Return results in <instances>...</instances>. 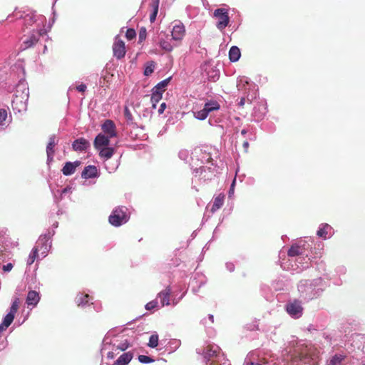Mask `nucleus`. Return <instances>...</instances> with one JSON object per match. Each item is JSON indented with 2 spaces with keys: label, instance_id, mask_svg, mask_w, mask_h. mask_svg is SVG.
<instances>
[{
  "label": "nucleus",
  "instance_id": "21",
  "mask_svg": "<svg viewBox=\"0 0 365 365\" xmlns=\"http://www.w3.org/2000/svg\"><path fill=\"white\" fill-rule=\"evenodd\" d=\"M160 0H152L150 7L152 8V13L150 15V21L151 23L154 22L156 19L158 13Z\"/></svg>",
  "mask_w": 365,
  "mask_h": 365
},
{
  "label": "nucleus",
  "instance_id": "35",
  "mask_svg": "<svg viewBox=\"0 0 365 365\" xmlns=\"http://www.w3.org/2000/svg\"><path fill=\"white\" fill-rule=\"evenodd\" d=\"M19 304H20L19 299L16 298L12 302L9 312L15 315L19 309Z\"/></svg>",
  "mask_w": 365,
  "mask_h": 365
},
{
  "label": "nucleus",
  "instance_id": "17",
  "mask_svg": "<svg viewBox=\"0 0 365 365\" xmlns=\"http://www.w3.org/2000/svg\"><path fill=\"white\" fill-rule=\"evenodd\" d=\"M97 175V168L94 165L86 166L82 171L81 176L83 178H91Z\"/></svg>",
  "mask_w": 365,
  "mask_h": 365
},
{
  "label": "nucleus",
  "instance_id": "16",
  "mask_svg": "<svg viewBox=\"0 0 365 365\" xmlns=\"http://www.w3.org/2000/svg\"><path fill=\"white\" fill-rule=\"evenodd\" d=\"M48 239L44 236L41 237L36 246H38L39 251H41V254L43 255V257H45L48 251V247H50L48 244Z\"/></svg>",
  "mask_w": 365,
  "mask_h": 365
},
{
  "label": "nucleus",
  "instance_id": "31",
  "mask_svg": "<svg viewBox=\"0 0 365 365\" xmlns=\"http://www.w3.org/2000/svg\"><path fill=\"white\" fill-rule=\"evenodd\" d=\"M302 254L301 248L298 245H292L288 250V255L289 257H295Z\"/></svg>",
  "mask_w": 365,
  "mask_h": 365
},
{
  "label": "nucleus",
  "instance_id": "33",
  "mask_svg": "<svg viewBox=\"0 0 365 365\" xmlns=\"http://www.w3.org/2000/svg\"><path fill=\"white\" fill-rule=\"evenodd\" d=\"M36 16L34 14H26L24 18V24L31 26L36 22Z\"/></svg>",
  "mask_w": 365,
  "mask_h": 365
},
{
  "label": "nucleus",
  "instance_id": "43",
  "mask_svg": "<svg viewBox=\"0 0 365 365\" xmlns=\"http://www.w3.org/2000/svg\"><path fill=\"white\" fill-rule=\"evenodd\" d=\"M158 306V302L156 300H153L151 302H149L145 304V309L147 310H151L157 307Z\"/></svg>",
  "mask_w": 365,
  "mask_h": 365
},
{
  "label": "nucleus",
  "instance_id": "46",
  "mask_svg": "<svg viewBox=\"0 0 365 365\" xmlns=\"http://www.w3.org/2000/svg\"><path fill=\"white\" fill-rule=\"evenodd\" d=\"M165 108H166V104H165V103H161V105H160V108H159V110H158V113H159L160 114H162V113L164 112V110H165Z\"/></svg>",
  "mask_w": 365,
  "mask_h": 365
},
{
  "label": "nucleus",
  "instance_id": "18",
  "mask_svg": "<svg viewBox=\"0 0 365 365\" xmlns=\"http://www.w3.org/2000/svg\"><path fill=\"white\" fill-rule=\"evenodd\" d=\"M133 359V354L126 352L120 355L113 365H127Z\"/></svg>",
  "mask_w": 365,
  "mask_h": 365
},
{
  "label": "nucleus",
  "instance_id": "3",
  "mask_svg": "<svg viewBox=\"0 0 365 365\" xmlns=\"http://www.w3.org/2000/svg\"><path fill=\"white\" fill-rule=\"evenodd\" d=\"M128 215H127L126 207H117L113 210L111 215L109 216V222L115 226L118 227L128 220Z\"/></svg>",
  "mask_w": 365,
  "mask_h": 365
},
{
  "label": "nucleus",
  "instance_id": "15",
  "mask_svg": "<svg viewBox=\"0 0 365 365\" xmlns=\"http://www.w3.org/2000/svg\"><path fill=\"white\" fill-rule=\"evenodd\" d=\"M171 294V289L167 287L164 290L158 293V296L160 299V302L163 307L170 304V296Z\"/></svg>",
  "mask_w": 365,
  "mask_h": 365
},
{
  "label": "nucleus",
  "instance_id": "6",
  "mask_svg": "<svg viewBox=\"0 0 365 365\" xmlns=\"http://www.w3.org/2000/svg\"><path fill=\"white\" fill-rule=\"evenodd\" d=\"M113 56L118 59L123 58L125 55V46L123 41L116 38L113 45Z\"/></svg>",
  "mask_w": 365,
  "mask_h": 365
},
{
  "label": "nucleus",
  "instance_id": "40",
  "mask_svg": "<svg viewBox=\"0 0 365 365\" xmlns=\"http://www.w3.org/2000/svg\"><path fill=\"white\" fill-rule=\"evenodd\" d=\"M138 360L140 363H143V364H148V363L154 361V360L153 359H151L150 357L145 356V355H139Z\"/></svg>",
  "mask_w": 365,
  "mask_h": 365
},
{
  "label": "nucleus",
  "instance_id": "49",
  "mask_svg": "<svg viewBox=\"0 0 365 365\" xmlns=\"http://www.w3.org/2000/svg\"><path fill=\"white\" fill-rule=\"evenodd\" d=\"M245 103V98H242L240 99V101L239 102V106H243Z\"/></svg>",
  "mask_w": 365,
  "mask_h": 365
},
{
  "label": "nucleus",
  "instance_id": "47",
  "mask_svg": "<svg viewBox=\"0 0 365 365\" xmlns=\"http://www.w3.org/2000/svg\"><path fill=\"white\" fill-rule=\"evenodd\" d=\"M9 327L7 325H4V323H1L0 324V333L4 330H6Z\"/></svg>",
  "mask_w": 365,
  "mask_h": 365
},
{
  "label": "nucleus",
  "instance_id": "30",
  "mask_svg": "<svg viewBox=\"0 0 365 365\" xmlns=\"http://www.w3.org/2000/svg\"><path fill=\"white\" fill-rule=\"evenodd\" d=\"M193 115L195 118L203 120L207 117L209 113L207 112L206 109L203 108L199 111L193 112Z\"/></svg>",
  "mask_w": 365,
  "mask_h": 365
},
{
  "label": "nucleus",
  "instance_id": "44",
  "mask_svg": "<svg viewBox=\"0 0 365 365\" xmlns=\"http://www.w3.org/2000/svg\"><path fill=\"white\" fill-rule=\"evenodd\" d=\"M12 268H13V264L11 263H8L3 266V270L4 272H9L12 269Z\"/></svg>",
  "mask_w": 365,
  "mask_h": 365
},
{
  "label": "nucleus",
  "instance_id": "52",
  "mask_svg": "<svg viewBox=\"0 0 365 365\" xmlns=\"http://www.w3.org/2000/svg\"><path fill=\"white\" fill-rule=\"evenodd\" d=\"M16 104V100L12 101V106L14 108H15Z\"/></svg>",
  "mask_w": 365,
  "mask_h": 365
},
{
  "label": "nucleus",
  "instance_id": "51",
  "mask_svg": "<svg viewBox=\"0 0 365 365\" xmlns=\"http://www.w3.org/2000/svg\"><path fill=\"white\" fill-rule=\"evenodd\" d=\"M108 358H113L114 357V354L113 352H108Z\"/></svg>",
  "mask_w": 365,
  "mask_h": 365
},
{
  "label": "nucleus",
  "instance_id": "1",
  "mask_svg": "<svg viewBox=\"0 0 365 365\" xmlns=\"http://www.w3.org/2000/svg\"><path fill=\"white\" fill-rule=\"evenodd\" d=\"M202 354L205 360L206 365H208L210 362H212L214 365L213 361L219 362L220 365H230L224 354L222 353L220 348L217 345H207L204 347Z\"/></svg>",
  "mask_w": 365,
  "mask_h": 365
},
{
  "label": "nucleus",
  "instance_id": "55",
  "mask_svg": "<svg viewBox=\"0 0 365 365\" xmlns=\"http://www.w3.org/2000/svg\"><path fill=\"white\" fill-rule=\"evenodd\" d=\"M362 365H365V363H364Z\"/></svg>",
  "mask_w": 365,
  "mask_h": 365
},
{
  "label": "nucleus",
  "instance_id": "25",
  "mask_svg": "<svg viewBox=\"0 0 365 365\" xmlns=\"http://www.w3.org/2000/svg\"><path fill=\"white\" fill-rule=\"evenodd\" d=\"M114 153V149L110 147H105L100 150V156L106 158V160L110 159Z\"/></svg>",
  "mask_w": 365,
  "mask_h": 365
},
{
  "label": "nucleus",
  "instance_id": "28",
  "mask_svg": "<svg viewBox=\"0 0 365 365\" xmlns=\"http://www.w3.org/2000/svg\"><path fill=\"white\" fill-rule=\"evenodd\" d=\"M170 78H168L167 79H165V80L160 81V83H158L157 84V86H155V88L153 89V91H159L163 94V93L165 90V87L168 86V84L170 81Z\"/></svg>",
  "mask_w": 365,
  "mask_h": 365
},
{
  "label": "nucleus",
  "instance_id": "50",
  "mask_svg": "<svg viewBox=\"0 0 365 365\" xmlns=\"http://www.w3.org/2000/svg\"><path fill=\"white\" fill-rule=\"evenodd\" d=\"M208 319L210 321V323H214V316L212 314H209Z\"/></svg>",
  "mask_w": 365,
  "mask_h": 365
},
{
  "label": "nucleus",
  "instance_id": "34",
  "mask_svg": "<svg viewBox=\"0 0 365 365\" xmlns=\"http://www.w3.org/2000/svg\"><path fill=\"white\" fill-rule=\"evenodd\" d=\"M148 346L151 348H155L158 345V336L157 334H153L150 336Z\"/></svg>",
  "mask_w": 365,
  "mask_h": 365
},
{
  "label": "nucleus",
  "instance_id": "13",
  "mask_svg": "<svg viewBox=\"0 0 365 365\" xmlns=\"http://www.w3.org/2000/svg\"><path fill=\"white\" fill-rule=\"evenodd\" d=\"M40 300L38 292L34 290H31L28 292L26 302L28 306L36 307Z\"/></svg>",
  "mask_w": 365,
  "mask_h": 365
},
{
  "label": "nucleus",
  "instance_id": "39",
  "mask_svg": "<svg viewBox=\"0 0 365 365\" xmlns=\"http://www.w3.org/2000/svg\"><path fill=\"white\" fill-rule=\"evenodd\" d=\"M125 36L128 40H133L136 36V32L133 29H128L126 31Z\"/></svg>",
  "mask_w": 365,
  "mask_h": 365
},
{
  "label": "nucleus",
  "instance_id": "29",
  "mask_svg": "<svg viewBox=\"0 0 365 365\" xmlns=\"http://www.w3.org/2000/svg\"><path fill=\"white\" fill-rule=\"evenodd\" d=\"M155 63L153 61H148L145 64L144 75L146 76H150L154 71Z\"/></svg>",
  "mask_w": 365,
  "mask_h": 365
},
{
  "label": "nucleus",
  "instance_id": "20",
  "mask_svg": "<svg viewBox=\"0 0 365 365\" xmlns=\"http://www.w3.org/2000/svg\"><path fill=\"white\" fill-rule=\"evenodd\" d=\"M40 36V34L38 33L37 34H32L29 37H28L26 39H25L23 41V44L24 45V48H28L34 45H35L38 41V36Z\"/></svg>",
  "mask_w": 365,
  "mask_h": 365
},
{
  "label": "nucleus",
  "instance_id": "11",
  "mask_svg": "<svg viewBox=\"0 0 365 365\" xmlns=\"http://www.w3.org/2000/svg\"><path fill=\"white\" fill-rule=\"evenodd\" d=\"M81 164L80 161H75L73 163L71 162H67L65 163L64 166L63 167L61 171L64 175H71L73 174L76 170V168L79 166Z\"/></svg>",
  "mask_w": 365,
  "mask_h": 365
},
{
  "label": "nucleus",
  "instance_id": "8",
  "mask_svg": "<svg viewBox=\"0 0 365 365\" xmlns=\"http://www.w3.org/2000/svg\"><path fill=\"white\" fill-rule=\"evenodd\" d=\"M185 34V29L182 23L179 22V24L173 26L172 31V37L173 40L181 41L183 38Z\"/></svg>",
  "mask_w": 365,
  "mask_h": 365
},
{
  "label": "nucleus",
  "instance_id": "4",
  "mask_svg": "<svg viewBox=\"0 0 365 365\" xmlns=\"http://www.w3.org/2000/svg\"><path fill=\"white\" fill-rule=\"evenodd\" d=\"M214 16L217 19V27L222 31L230 21L227 10L223 8L217 9L214 11Z\"/></svg>",
  "mask_w": 365,
  "mask_h": 365
},
{
  "label": "nucleus",
  "instance_id": "22",
  "mask_svg": "<svg viewBox=\"0 0 365 365\" xmlns=\"http://www.w3.org/2000/svg\"><path fill=\"white\" fill-rule=\"evenodd\" d=\"M332 230V227L328 225V224H324L322 225L321 227H319V230L317 231V235L323 239H327V235L330 234L331 231Z\"/></svg>",
  "mask_w": 365,
  "mask_h": 365
},
{
  "label": "nucleus",
  "instance_id": "48",
  "mask_svg": "<svg viewBox=\"0 0 365 365\" xmlns=\"http://www.w3.org/2000/svg\"><path fill=\"white\" fill-rule=\"evenodd\" d=\"M242 146L245 149V151L247 152L249 148V143L247 141H245L242 144Z\"/></svg>",
  "mask_w": 365,
  "mask_h": 365
},
{
  "label": "nucleus",
  "instance_id": "10",
  "mask_svg": "<svg viewBox=\"0 0 365 365\" xmlns=\"http://www.w3.org/2000/svg\"><path fill=\"white\" fill-rule=\"evenodd\" d=\"M110 138L108 136H106L102 133H99L94 140V147L96 149H100L103 146H108L110 143Z\"/></svg>",
  "mask_w": 365,
  "mask_h": 365
},
{
  "label": "nucleus",
  "instance_id": "2",
  "mask_svg": "<svg viewBox=\"0 0 365 365\" xmlns=\"http://www.w3.org/2000/svg\"><path fill=\"white\" fill-rule=\"evenodd\" d=\"M297 357L304 364L316 365L317 364L318 356L315 349L312 346L302 347Z\"/></svg>",
  "mask_w": 365,
  "mask_h": 365
},
{
  "label": "nucleus",
  "instance_id": "54",
  "mask_svg": "<svg viewBox=\"0 0 365 365\" xmlns=\"http://www.w3.org/2000/svg\"><path fill=\"white\" fill-rule=\"evenodd\" d=\"M246 133H247V132H246V130H242L241 131V133H242V135H245V134H246Z\"/></svg>",
  "mask_w": 365,
  "mask_h": 365
},
{
  "label": "nucleus",
  "instance_id": "32",
  "mask_svg": "<svg viewBox=\"0 0 365 365\" xmlns=\"http://www.w3.org/2000/svg\"><path fill=\"white\" fill-rule=\"evenodd\" d=\"M344 359V357L342 355H335L330 359L327 365H340Z\"/></svg>",
  "mask_w": 365,
  "mask_h": 365
},
{
  "label": "nucleus",
  "instance_id": "41",
  "mask_svg": "<svg viewBox=\"0 0 365 365\" xmlns=\"http://www.w3.org/2000/svg\"><path fill=\"white\" fill-rule=\"evenodd\" d=\"M124 116H125V119L127 120V121L130 122V123L133 122V117L128 107H125L124 109Z\"/></svg>",
  "mask_w": 365,
  "mask_h": 365
},
{
  "label": "nucleus",
  "instance_id": "27",
  "mask_svg": "<svg viewBox=\"0 0 365 365\" xmlns=\"http://www.w3.org/2000/svg\"><path fill=\"white\" fill-rule=\"evenodd\" d=\"M163 94L159 91H153L151 96V103L153 108H155L157 103L162 99Z\"/></svg>",
  "mask_w": 365,
  "mask_h": 365
},
{
  "label": "nucleus",
  "instance_id": "53",
  "mask_svg": "<svg viewBox=\"0 0 365 365\" xmlns=\"http://www.w3.org/2000/svg\"><path fill=\"white\" fill-rule=\"evenodd\" d=\"M126 348H127V346H122V347H120V349L121 351H123V350H125Z\"/></svg>",
  "mask_w": 365,
  "mask_h": 365
},
{
  "label": "nucleus",
  "instance_id": "36",
  "mask_svg": "<svg viewBox=\"0 0 365 365\" xmlns=\"http://www.w3.org/2000/svg\"><path fill=\"white\" fill-rule=\"evenodd\" d=\"M160 47L162 49H163L165 51L170 52L173 50V46L168 41L165 40H161L159 43Z\"/></svg>",
  "mask_w": 365,
  "mask_h": 365
},
{
  "label": "nucleus",
  "instance_id": "23",
  "mask_svg": "<svg viewBox=\"0 0 365 365\" xmlns=\"http://www.w3.org/2000/svg\"><path fill=\"white\" fill-rule=\"evenodd\" d=\"M240 50L237 46H232L229 51V58L232 62H236L240 58Z\"/></svg>",
  "mask_w": 365,
  "mask_h": 365
},
{
  "label": "nucleus",
  "instance_id": "19",
  "mask_svg": "<svg viewBox=\"0 0 365 365\" xmlns=\"http://www.w3.org/2000/svg\"><path fill=\"white\" fill-rule=\"evenodd\" d=\"M224 200H225V195L222 194V193L219 194L214 199L213 204L211 207V212H215L217 210H219L223 205Z\"/></svg>",
  "mask_w": 365,
  "mask_h": 365
},
{
  "label": "nucleus",
  "instance_id": "9",
  "mask_svg": "<svg viewBox=\"0 0 365 365\" xmlns=\"http://www.w3.org/2000/svg\"><path fill=\"white\" fill-rule=\"evenodd\" d=\"M90 147L88 140L83 138H80L73 142L72 148L75 151H85Z\"/></svg>",
  "mask_w": 365,
  "mask_h": 365
},
{
  "label": "nucleus",
  "instance_id": "5",
  "mask_svg": "<svg viewBox=\"0 0 365 365\" xmlns=\"http://www.w3.org/2000/svg\"><path fill=\"white\" fill-rule=\"evenodd\" d=\"M286 309L289 314L297 317L301 316L303 311L301 302L297 299H294L293 302L288 303L287 304Z\"/></svg>",
  "mask_w": 365,
  "mask_h": 365
},
{
  "label": "nucleus",
  "instance_id": "38",
  "mask_svg": "<svg viewBox=\"0 0 365 365\" xmlns=\"http://www.w3.org/2000/svg\"><path fill=\"white\" fill-rule=\"evenodd\" d=\"M147 36L146 29L145 27L140 28L138 34L139 42H143L145 40Z\"/></svg>",
  "mask_w": 365,
  "mask_h": 365
},
{
  "label": "nucleus",
  "instance_id": "42",
  "mask_svg": "<svg viewBox=\"0 0 365 365\" xmlns=\"http://www.w3.org/2000/svg\"><path fill=\"white\" fill-rule=\"evenodd\" d=\"M7 118V112L5 109H0V125H3Z\"/></svg>",
  "mask_w": 365,
  "mask_h": 365
},
{
  "label": "nucleus",
  "instance_id": "14",
  "mask_svg": "<svg viewBox=\"0 0 365 365\" xmlns=\"http://www.w3.org/2000/svg\"><path fill=\"white\" fill-rule=\"evenodd\" d=\"M90 296L88 294H82L80 293L77 294V296L75 298V302L76 305L79 307H84L85 306H91L93 305V303H91V304H88L89 302Z\"/></svg>",
  "mask_w": 365,
  "mask_h": 365
},
{
  "label": "nucleus",
  "instance_id": "24",
  "mask_svg": "<svg viewBox=\"0 0 365 365\" xmlns=\"http://www.w3.org/2000/svg\"><path fill=\"white\" fill-rule=\"evenodd\" d=\"M204 108L206 109L207 112L210 113L212 111L218 110L220 108V106L217 101H211L206 103L204 106Z\"/></svg>",
  "mask_w": 365,
  "mask_h": 365
},
{
  "label": "nucleus",
  "instance_id": "7",
  "mask_svg": "<svg viewBox=\"0 0 365 365\" xmlns=\"http://www.w3.org/2000/svg\"><path fill=\"white\" fill-rule=\"evenodd\" d=\"M101 129L110 138L117 135L115 125L111 120H106L102 124Z\"/></svg>",
  "mask_w": 365,
  "mask_h": 365
},
{
  "label": "nucleus",
  "instance_id": "37",
  "mask_svg": "<svg viewBox=\"0 0 365 365\" xmlns=\"http://www.w3.org/2000/svg\"><path fill=\"white\" fill-rule=\"evenodd\" d=\"M15 315L9 312L4 318L3 323L4 325L9 327L14 319Z\"/></svg>",
  "mask_w": 365,
  "mask_h": 365
},
{
  "label": "nucleus",
  "instance_id": "12",
  "mask_svg": "<svg viewBox=\"0 0 365 365\" xmlns=\"http://www.w3.org/2000/svg\"><path fill=\"white\" fill-rule=\"evenodd\" d=\"M58 140L55 135H52L49 137L48 143L46 146V153L48 160H51L53 159V156L54 154V147L56 145Z\"/></svg>",
  "mask_w": 365,
  "mask_h": 365
},
{
  "label": "nucleus",
  "instance_id": "26",
  "mask_svg": "<svg viewBox=\"0 0 365 365\" xmlns=\"http://www.w3.org/2000/svg\"><path fill=\"white\" fill-rule=\"evenodd\" d=\"M38 252H39L38 246H35L32 249V250L29 256L28 260H27V264L29 265L32 264L35 262L36 258L38 257Z\"/></svg>",
  "mask_w": 365,
  "mask_h": 365
},
{
  "label": "nucleus",
  "instance_id": "45",
  "mask_svg": "<svg viewBox=\"0 0 365 365\" xmlns=\"http://www.w3.org/2000/svg\"><path fill=\"white\" fill-rule=\"evenodd\" d=\"M76 89L79 92L84 93L86 90V86L85 84L82 83V84L76 87Z\"/></svg>",
  "mask_w": 365,
  "mask_h": 365
}]
</instances>
